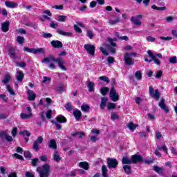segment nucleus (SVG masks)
Returning a JSON list of instances; mask_svg holds the SVG:
<instances>
[{"mask_svg":"<svg viewBox=\"0 0 177 177\" xmlns=\"http://www.w3.org/2000/svg\"><path fill=\"white\" fill-rule=\"evenodd\" d=\"M114 38L108 37L107 38V42L105 44L106 48L111 52V53H115V46H117V44H115L114 41H117V39H120L121 37H120V34L118 32H115L113 34Z\"/></svg>","mask_w":177,"mask_h":177,"instance_id":"obj_1","label":"nucleus"},{"mask_svg":"<svg viewBox=\"0 0 177 177\" xmlns=\"http://www.w3.org/2000/svg\"><path fill=\"white\" fill-rule=\"evenodd\" d=\"M50 62H55V63L58 64V67L63 71H66L67 68L64 66V63H66V61L63 59L62 57L55 58L53 55H50L49 57H45L42 63H50Z\"/></svg>","mask_w":177,"mask_h":177,"instance_id":"obj_2","label":"nucleus"},{"mask_svg":"<svg viewBox=\"0 0 177 177\" xmlns=\"http://www.w3.org/2000/svg\"><path fill=\"white\" fill-rule=\"evenodd\" d=\"M49 169H50V166L48 165H44L42 167H38L37 168L40 177H48L49 176Z\"/></svg>","mask_w":177,"mask_h":177,"instance_id":"obj_3","label":"nucleus"},{"mask_svg":"<svg viewBox=\"0 0 177 177\" xmlns=\"http://www.w3.org/2000/svg\"><path fill=\"white\" fill-rule=\"evenodd\" d=\"M56 120H57V122H55V120H52L51 122L53 124H55L57 129L60 130V129H62V125H60L57 122H60V123L66 122L67 121V119H66V118L64 116H63L62 115H59L56 118Z\"/></svg>","mask_w":177,"mask_h":177,"instance_id":"obj_4","label":"nucleus"},{"mask_svg":"<svg viewBox=\"0 0 177 177\" xmlns=\"http://www.w3.org/2000/svg\"><path fill=\"white\" fill-rule=\"evenodd\" d=\"M149 92L151 97H153L154 99H156V100H158V99H160V96L161 95V93H160L159 89H156L154 91L153 86H150L149 87Z\"/></svg>","mask_w":177,"mask_h":177,"instance_id":"obj_5","label":"nucleus"},{"mask_svg":"<svg viewBox=\"0 0 177 177\" xmlns=\"http://www.w3.org/2000/svg\"><path fill=\"white\" fill-rule=\"evenodd\" d=\"M109 97L112 102H118V100H120V95L117 93L114 87H112L110 90Z\"/></svg>","mask_w":177,"mask_h":177,"instance_id":"obj_6","label":"nucleus"},{"mask_svg":"<svg viewBox=\"0 0 177 177\" xmlns=\"http://www.w3.org/2000/svg\"><path fill=\"white\" fill-rule=\"evenodd\" d=\"M124 62L127 66H133L135 64V59L131 57L129 53H126L124 55Z\"/></svg>","mask_w":177,"mask_h":177,"instance_id":"obj_7","label":"nucleus"},{"mask_svg":"<svg viewBox=\"0 0 177 177\" xmlns=\"http://www.w3.org/2000/svg\"><path fill=\"white\" fill-rule=\"evenodd\" d=\"M24 50L25 52H28L29 53H33V55H37V53H45V50L42 48H30L28 47H24Z\"/></svg>","mask_w":177,"mask_h":177,"instance_id":"obj_8","label":"nucleus"},{"mask_svg":"<svg viewBox=\"0 0 177 177\" xmlns=\"http://www.w3.org/2000/svg\"><path fill=\"white\" fill-rule=\"evenodd\" d=\"M8 56H10L12 60H19V59H21L20 55H17V54H16V50L12 47L9 48Z\"/></svg>","mask_w":177,"mask_h":177,"instance_id":"obj_9","label":"nucleus"},{"mask_svg":"<svg viewBox=\"0 0 177 177\" xmlns=\"http://www.w3.org/2000/svg\"><path fill=\"white\" fill-rule=\"evenodd\" d=\"M84 48L86 50L87 53H88V55L95 56V50H96V47H95V46L87 44H84Z\"/></svg>","mask_w":177,"mask_h":177,"instance_id":"obj_10","label":"nucleus"},{"mask_svg":"<svg viewBox=\"0 0 177 177\" xmlns=\"http://www.w3.org/2000/svg\"><path fill=\"white\" fill-rule=\"evenodd\" d=\"M40 115L42 121L45 122V121H46V119L50 120L52 118L53 114L52 111H43L41 113Z\"/></svg>","mask_w":177,"mask_h":177,"instance_id":"obj_11","label":"nucleus"},{"mask_svg":"<svg viewBox=\"0 0 177 177\" xmlns=\"http://www.w3.org/2000/svg\"><path fill=\"white\" fill-rule=\"evenodd\" d=\"M44 142V138L42 136H39L37 139L33 143V149L36 151L39 150V145Z\"/></svg>","mask_w":177,"mask_h":177,"instance_id":"obj_12","label":"nucleus"},{"mask_svg":"<svg viewBox=\"0 0 177 177\" xmlns=\"http://www.w3.org/2000/svg\"><path fill=\"white\" fill-rule=\"evenodd\" d=\"M143 16L142 15H137L136 17H131V21L135 24V26H142V21H140V19H142Z\"/></svg>","mask_w":177,"mask_h":177,"instance_id":"obj_13","label":"nucleus"},{"mask_svg":"<svg viewBox=\"0 0 177 177\" xmlns=\"http://www.w3.org/2000/svg\"><path fill=\"white\" fill-rule=\"evenodd\" d=\"M52 103V99L47 97L45 99H41L39 102V104L41 106H44V107H48V106H50Z\"/></svg>","mask_w":177,"mask_h":177,"instance_id":"obj_14","label":"nucleus"},{"mask_svg":"<svg viewBox=\"0 0 177 177\" xmlns=\"http://www.w3.org/2000/svg\"><path fill=\"white\" fill-rule=\"evenodd\" d=\"M118 165V161L117 159L109 158H108V167L109 168H115Z\"/></svg>","mask_w":177,"mask_h":177,"instance_id":"obj_15","label":"nucleus"},{"mask_svg":"<svg viewBox=\"0 0 177 177\" xmlns=\"http://www.w3.org/2000/svg\"><path fill=\"white\" fill-rule=\"evenodd\" d=\"M5 6L10 9H16L19 6V3L15 1H6Z\"/></svg>","mask_w":177,"mask_h":177,"instance_id":"obj_16","label":"nucleus"},{"mask_svg":"<svg viewBox=\"0 0 177 177\" xmlns=\"http://www.w3.org/2000/svg\"><path fill=\"white\" fill-rule=\"evenodd\" d=\"M51 46L53 48L59 49L60 48H63V43L59 40H53L51 41Z\"/></svg>","mask_w":177,"mask_h":177,"instance_id":"obj_17","label":"nucleus"},{"mask_svg":"<svg viewBox=\"0 0 177 177\" xmlns=\"http://www.w3.org/2000/svg\"><path fill=\"white\" fill-rule=\"evenodd\" d=\"M143 158L140 155H133L131 156V162L136 164V162H142Z\"/></svg>","mask_w":177,"mask_h":177,"instance_id":"obj_18","label":"nucleus"},{"mask_svg":"<svg viewBox=\"0 0 177 177\" xmlns=\"http://www.w3.org/2000/svg\"><path fill=\"white\" fill-rule=\"evenodd\" d=\"M31 117H32V113H31V111L21 113L20 115V118L22 120H27L28 118H31Z\"/></svg>","mask_w":177,"mask_h":177,"instance_id":"obj_19","label":"nucleus"},{"mask_svg":"<svg viewBox=\"0 0 177 177\" xmlns=\"http://www.w3.org/2000/svg\"><path fill=\"white\" fill-rule=\"evenodd\" d=\"M17 75H16V78L17 80L19 82H21V81H23L24 78V73H23V71H19L17 69Z\"/></svg>","mask_w":177,"mask_h":177,"instance_id":"obj_20","label":"nucleus"},{"mask_svg":"<svg viewBox=\"0 0 177 177\" xmlns=\"http://www.w3.org/2000/svg\"><path fill=\"white\" fill-rule=\"evenodd\" d=\"M9 26H10L9 21H5L1 24V30L3 32H8V31H9Z\"/></svg>","mask_w":177,"mask_h":177,"instance_id":"obj_21","label":"nucleus"},{"mask_svg":"<svg viewBox=\"0 0 177 177\" xmlns=\"http://www.w3.org/2000/svg\"><path fill=\"white\" fill-rule=\"evenodd\" d=\"M56 91L59 93H63L66 91V85L64 84H61L56 86Z\"/></svg>","mask_w":177,"mask_h":177,"instance_id":"obj_22","label":"nucleus"},{"mask_svg":"<svg viewBox=\"0 0 177 177\" xmlns=\"http://www.w3.org/2000/svg\"><path fill=\"white\" fill-rule=\"evenodd\" d=\"M57 32L59 34V35H63L64 37H72L73 33L70 32H64V30L58 29Z\"/></svg>","mask_w":177,"mask_h":177,"instance_id":"obj_23","label":"nucleus"},{"mask_svg":"<svg viewBox=\"0 0 177 177\" xmlns=\"http://www.w3.org/2000/svg\"><path fill=\"white\" fill-rule=\"evenodd\" d=\"M10 80H12V76H10V73H7L4 75V79L3 80L2 82L6 85V84H8Z\"/></svg>","mask_w":177,"mask_h":177,"instance_id":"obj_24","label":"nucleus"},{"mask_svg":"<svg viewBox=\"0 0 177 177\" xmlns=\"http://www.w3.org/2000/svg\"><path fill=\"white\" fill-rule=\"evenodd\" d=\"M37 95L32 90H28V97L29 100H35Z\"/></svg>","mask_w":177,"mask_h":177,"instance_id":"obj_25","label":"nucleus"},{"mask_svg":"<svg viewBox=\"0 0 177 177\" xmlns=\"http://www.w3.org/2000/svg\"><path fill=\"white\" fill-rule=\"evenodd\" d=\"M159 106L163 111H168V109H167V106L165 105V100L161 99L160 102H159Z\"/></svg>","mask_w":177,"mask_h":177,"instance_id":"obj_26","label":"nucleus"},{"mask_svg":"<svg viewBox=\"0 0 177 177\" xmlns=\"http://www.w3.org/2000/svg\"><path fill=\"white\" fill-rule=\"evenodd\" d=\"M48 146L50 149H54V150H56V149H57V145L55 139H52L49 141Z\"/></svg>","mask_w":177,"mask_h":177,"instance_id":"obj_27","label":"nucleus"},{"mask_svg":"<svg viewBox=\"0 0 177 177\" xmlns=\"http://www.w3.org/2000/svg\"><path fill=\"white\" fill-rule=\"evenodd\" d=\"M79 167L80 168H83V169H85L86 171H88L89 169V164L88 162H80L79 163Z\"/></svg>","mask_w":177,"mask_h":177,"instance_id":"obj_28","label":"nucleus"},{"mask_svg":"<svg viewBox=\"0 0 177 177\" xmlns=\"http://www.w3.org/2000/svg\"><path fill=\"white\" fill-rule=\"evenodd\" d=\"M53 160H54V161H56L57 162H59V161H60V160H62V158L60 157V155L59 154V152L57 151V150L54 151Z\"/></svg>","mask_w":177,"mask_h":177,"instance_id":"obj_29","label":"nucleus"},{"mask_svg":"<svg viewBox=\"0 0 177 177\" xmlns=\"http://www.w3.org/2000/svg\"><path fill=\"white\" fill-rule=\"evenodd\" d=\"M127 128H129V129H130V131L131 132H134L135 129H136V128H138V124H134L133 122H129L127 124Z\"/></svg>","mask_w":177,"mask_h":177,"instance_id":"obj_30","label":"nucleus"},{"mask_svg":"<svg viewBox=\"0 0 177 177\" xmlns=\"http://www.w3.org/2000/svg\"><path fill=\"white\" fill-rule=\"evenodd\" d=\"M106 103H107V97H103L101 99V104L100 105L101 110H104V107H106Z\"/></svg>","mask_w":177,"mask_h":177,"instance_id":"obj_31","label":"nucleus"},{"mask_svg":"<svg viewBox=\"0 0 177 177\" xmlns=\"http://www.w3.org/2000/svg\"><path fill=\"white\" fill-rule=\"evenodd\" d=\"M72 136H73V138H77L79 139H81V138H82L83 136H85V133L84 132H75L73 133H72Z\"/></svg>","mask_w":177,"mask_h":177,"instance_id":"obj_32","label":"nucleus"},{"mask_svg":"<svg viewBox=\"0 0 177 177\" xmlns=\"http://www.w3.org/2000/svg\"><path fill=\"white\" fill-rule=\"evenodd\" d=\"M88 92H93L95 91V83L93 82H88L87 84Z\"/></svg>","mask_w":177,"mask_h":177,"instance_id":"obj_33","label":"nucleus"},{"mask_svg":"<svg viewBox=\"0 0 177 177\" xmlns=\"http://www.w3.org/2000/svg\"><path fill=\"white\" fill-rule=\"evenodd\" d=\"M73 115L77 121H80L81 120V117H82V113L81 111H74Z\"/></svg>","mask_w":177,"mask_h":177,"instance_id":"obj_34","label":"nucleus"},{"mask_svg":"<svg viewBox=\"0 0 177 177\" xmlns=\"http://www.w3.org/2000/svg\"><path fill=\"white\" fill-rule=\"evenodd\" d=\"M108 92H110V88L109 87H102L100 89V93L102 95V96H106Z\"/></svg>","mask_w":177,"mask_h":177,"instance_id":"obj_35","label":"nucleus"},{"mask_svg":"<svg viewBox=\"0 0 177 177\" xmlns=\"http://www.w3.org/2000/svg\"><path fill=\"white\" fill-rule=\"evenodd\" d=\"M120 18L116 17V19L115 20L111 19V18H109V24L111 26H115V24H117V23H120Z\"/></svg>","mask_w":177,"mask_h":177,"instance_id":"obj_36","label":"nucleus"},{"mask_svg":"<svg viewBox=\"0 0 177 177\" xmlns=\"http://www.w3.org/2000/svg\"><path fill=\"white\" fill-rule=\"evenodd\" d=\"M0 136H4L6 139V140H8V142H12V140H13V138H12V136H8L5 132H1L0 133Z\"/></svg>","mask_w":177,"mask_h":177,"instance_id":"obj_37","label":"nucleus"},{"mask_svg":"<svg viewBox=\"0 0 177 177\" xmlns=\"http://www.w3.org/2000/svg\"><path fill=\"white\" fill-rule=\"evenodd\" d=\"M19 135H22L24 138H26V136L30 138V136H31V133L27 130H24V131H20Z\"/></svg>","mask_w":177,"mask_h":177,"instance_id":"obj_38","label":"nucleus"},{"mask_svg":"<svg viewBox=\"0 0 177 177\" xmlns=\"http://www.w3.org/2000/svg\"><path fill=\"white\" fill-rule=\"evenodd\" d=\"M153 170L155 172H157V174H159V175H162V168L153 166Z\"/></svg>","mask_w":177,"mask_h":177,"instance_id":"obj_39","label":"nucleus"},{"mask_svg":"<svg viewBox=\"0 0 177 177\" xmlns=\"http://www.w3.org/2000/svg\"><path fill=\"white\" fill-rule=\"evenodd\" d=\"M91 109V106L86 104H83L81 106V110L82 111H89V109Z\"/></svg>","mask_w":177,"mask_h":177,"instance_id":"obj_40","label":"nucleus"},{"mask_svg":"<svg viewBox=\"0 0 177 177\" xmlns=\"http://www.w3.org/2000/svg\"><path fill=\"white\" fill-rule=\"evenodd\" d=\"M64 107L68 111H71L73 110V104L70 102H67Z\"/></svg>","mask_w":177,"mask_h":177,"instance_id":"obj_41","label":"nucleus"},{"mask_svg":"<svg viewBox=\"0 0 177 177\" xmlns=\"http://www.w3.org/2000/svg\"><path fill=\"white\" fill-rule=\"evenodd\" d=\"M135 77L136 80H138V81H140V80H142V71H137L135 73Z\"/></svg>","mask_w":177,"mask_h":177,"instance_id":"obj_42","label":"nucleus"},{"mask_svg":"<svg viewBox=\"0 0 177 177\" xmlns=\"http://www.w3.org/2000/svg\"><path fill=\"white\" fill-rule=\"evenodd\" d=\"M102 176L107 177V166L103 165L102 167Z\"/></svg>","mask_w":177,"mask_h":177,"instance_id":"obj_43","label":"nucleus"},{"mask_svg":"<svg viewBox=\"0 0 177 177\" xmlns=\"http://www.w3.org/2000/svg\"><path fill=\"white\" fill-rule=\"evenodd\" d=\"M122 164H131L132 162V159H129L127 157H124L122 160Z\"/></svg>","mask_w":177,"mask_h":177,"instance_id":"obj_44","label":"nucleus"},{"mask_svg":"<svg viewBox=\"0 0 177 177\" xmlns=\"http://www.w3.org/2000/svg\"><path fill=\"white\" fill-rule=\"evenodd\" d=\"M99 80H100V81H103L104 82H106L107 84H110V79H109V77L106 76H100Z\"/></svg>","mask_w":177,"mask_h":177,"instance_id":"obj_45","label":"nucleus"},{"mask_svg":"<svg viewBox=\"0 0 177 177\" xmlns=\"http://www.w3.org/2000/svg\"><path fill=\"white\" fill-rule=\"evenodd\" d=\"M124 172L127 174V175H129L131 174V166L129 165H124L123 167Z\"/></svg>","mask_w":177,"mask_h":177,"instance_id":"obj_46","label":"nucleus"},{"mask_svg":"<svg viewBox=\"0 0 177 177\" xmlns=\"http://www.w3.org/2000/svg\"><path fill=\"white\" fill-rule=\"evenodd\" d=\"M151 8L153 10H165V7H157L156 5H152Z\"/></svg>","mask_w":177,"mask_h":177,"instance_id":"obj_47","label":"nucleus"},{"mask_svg":"<svg viewBox=\"0 0 177 177\" xmlns=\"http://www.w3.org/2000/svg\"><path fill=\"white\" fill-rule=\"evenodd\" d=\"M108 110H114L115 109V104L113 102H109L107 104Z\"/></svg>","mask_w":177,"mask_h":177,"instance_id":"obj_48","label":"nucleus"},{"mask_svg":"<svg viewBox=\"0 0 177 177\" xmlns=\"http://www.w3.org/2000/svg\"><path fill=\"white\" fill-rule=\"evenodd\" d=\"M111 120H113V121H115V120H118L120 118V117L118 116L117 113L113 112L111 113Z\"/></svg>","mask_w":177,"mask_h":177,"instance_id":"obj_49","label":"nucleus"},{"mask_svg":"<svg viewBox=\"0 0 177 177\" xmlns=\"http://www.w3.org/2000/svg\"><path fill=\"white\" fill-rule=\"evenodd\" d=\"M6 90L10 93V94L12 95L13 96H15V95H16V93H15L13 89H12V88H10V85L6 86Z\"/></svg>","mask_w":177,"mask_h":177,"instance_id":"obj_50","label":"nucleus"},{"mask_svg":"<svg viewBox=\"0 0 177 177\" xmlns=\"http://www.w3.org/2000/svg\"><path fill=\"white\" fill-rule=\"evenodd\" d=\"M158 150H163V151H165L166 154H168V148H167V146L163 145L162 147L158 146Z\"/></svg>","mask_w":177,"mask_h":177,"instance_id":"obj_51","label":"nucleus"},{"mask_svg":"<svg viewBox=\"0 0 177 177\" xmlns=\"http://www.w3.org/2000/svg\"><path fill=\"white\" fill-rule=\"evenodd\" d=\"M24 154L26 158H31V157H32V154H31V152L28 151H24Z\"/></svg>","mask_w":177,"mask_h":177,"instance_id":"obj_52","label":"nucleus"},{"mask_svg":"<svg viewBox=\"0 0 177 177\" xmlns=\"http://www.w3.org/2000/svg\"><path fill=\"white\" fill-rule=\"evenodd\" d=\"M158 39H162V41H171L172 40V37L167 36V37H159Z\"/></svg>","mask_w":177,"mask_h":177,"instance_id":"obj_53","label":"nucleus"},{"mask_svg":"<svg viewBox=\"0 0 177 177\" xmlns=\"http://www.w3.org/2000/svg\"><path fill=\"white\" fill-rule=\"evenodd\" d=\"M66 19H67V16H64V15H59L57 18V21H66Z\"/></svg>","mask_w":177,"mask_h":177,"instance_id":"obj_54","label":"nucleus"},{"mask_svg":"<svg viewBox=\"0 0 177 177\" xmlns=\"http://www.w3.org/2000/svg\"><path fill=\"white\" fill-rule=\"evenodd\" d=\"M16 66H18L19 67H21V68H24L27 64L26 62H16Z\"/></svg>","mask_w":177,"mask_h":177,"instance_id":"obj_55","label":"nucleus"},{"mask_svg":"<svg viewBox=\"0 0 177 177\" xmlns=\"http://www.w3.org/2000/svg\"><path fill=\"white\" fill-rule=\"evenodd\" d=\"M17 41L18 44H23L24 42V37L18 36L17 37Z\"/></svg>","mask_w":177,"mask_h":177,"instance_id":"obj_56","label":"nucleus"},{"mask_svg":"<svg viewBox=\"0 0 177 177\" xmlns=\"http://www.w3.org/2000/svg\"><path fill=\"white\" fill-rule=\"evenodd\" d=\"M169 62L170 63H171L172 64H175L177 63V58H176V56H174L172 57H171L169 59Z\"/></svg>","mask_w":177,"mask_h":177,"instance_id":"obj_57","label":"nucleus"},{"mask_svg":"<svg viewBox=\"0 0 177 177\" xmlns=\"http://www.w3.org/2000/svg\"><path fill=\"white\" fill-rule=\"evenodd\" d=\"M147 53H148V55L149 56V57H151V59H152V60L157 57V56H156V55H154L151 52V50H148Z\"/></svg>","mask_w":177,"mask_h":177,"instance_id":"obj_58","label":"nucleus"},{"mask_svg":"<svg viewBox=\"0 0 177 177\" xmlns=\"http://www.w3.org/2000/svg\"><path fill=\"white\" fill-rule=\"evenodd\" d=\"M147 53H148V55L149 56V57H151V59H152V60L157 57V56H156V55H154L151 52V50H148Z\"/></svg>","mask_w":177,"mask_h":177,"instance_id":"obj_59","label":"nucleus"},{"mask_svg":"<svg viewBox=\"0 0 177 177\" xmlns=\"http://www.w3.org/2000/svg\"><path fill=\"white\" fill-rule=\"evenodd\" d=\"M100 50H101L102 53H103V55H104L105 56H109V52H107V50L104 48L100 47Z\"/></svg>","mask_w":177,"mask_h":177,"instance_id":"obj_60","label":"nucleus"},{"mask_svg":"<svg viewBox=\"0 0 177 177\" xmlns=\"http://www.w3.org/2000/svg\"><path fill=\"white\" fill-rule=\"evenodd\" d=\"M156 139H158V140H160V139H161L162 138V135L161 134L160 132H159L158 131H156Z\"/></svg>","mask_w":177,"mask_h":177,"instance_id":"obj_61","label":"nucleus"},{"mask_svg":"<svg viewBox=\"0 0 177 177\" xmlns=\"http://www.w3.org/2000/svg\"><path fill=\"white\" fill-rule=\"evenodd\" d=\"M74 28L76 32H79V34L82 32V30L78 27V25H74Z\"/></svg>","mask_w":177,"mask_h":177,"instance_id":"obj_62","label":"nucleus"},{"mask_svg":"<svg viewBox=\"0 0 177 177\" xmlns=\"http://www.w3.org/2000/svg\"><path fill=\"white\" fill-rule=\"evenodd\" d=\"M43 37L44 38H52L53 35L51 33L43 32Z\"/></svg>","mask_w":177,"mask_h":177,"instance_id":"obj_63","label":"nucleus"},{"mask_svg":"<svg viewBox=\"0 0 177 177\" xmlns=\"http://www.w3.org/2000/svg\"><path fill=\"white\" fill-rule=\"evenodd\" d=\"M25 176H26V177H35L34 174H32L30 171H26Z\"/></svg>","mask_w":177,"mask_h":177,"instance_id":"obj_64","label":"nucleus"}]
</instances>
